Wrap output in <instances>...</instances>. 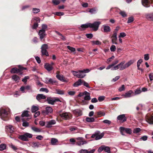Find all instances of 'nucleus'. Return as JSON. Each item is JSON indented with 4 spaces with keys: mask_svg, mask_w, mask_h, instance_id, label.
<instances>
[{
    "mask_svg": "<svg viewBox=\"0 0 153 153\" xmlns=\"http://www.w3.org/2000/svg\"><path fill=\"white\" fill-rule=\"evenodd\" d=\"M39 108L38 106L33 105L31 107V111L32 113H35L39 110Z\"/></svg>",
    "mask_w": 153,
    "mask_h": 153,
    "instance_id": "30",
    "label": "nucleus"
},
{
    "mask_svg": "<svg viewBox=\"0 0 153 153\" xmlns=\"http://www.w3.org/2000/svg\"><path fill=\"white\" fill-rule=\"evenodd\" d=\"M146 17L149 20L153 21V13L147 14Z\"/></svg>",
    "mask_w": 153,
    "mask_h": 153,
    "instance_id": "31",
    "label": "nucleus"
},
{
    "mask_svg": "<svg viewBox=\"0 0 153 153\" xmlns=\"http://www.w3.org/2000/svg\"><path fill=\"white\" fill-rule=\"evenodd\" d=\"M58 140L54 138H52L51 140V143L52 145H55L56 144V143L58 142Z\"/></svg>",
    "mask_w": 153,
    "mask_h": 153,
    "instance_id": "36",
    "label": "nucleus"
},
{
    "mask_svg": "<svg viewBox=\"0 0 153 153\" xmlns=\"http://www.w3.org/2000/svg\"><path fill=\"white\" fill-rule=\"evenodd\" d=\"M125 89V86L124 85H122L121 87H120L118 89V90L119 91L121 92L123 91Z\"/></svg>",
    "mask_w": 153,
    "mask_h": 153,
    "instance_id": "56",
    "label": "nucleus"
},
{
    "mask_svg": "<svg viewBox=\"0 0 153 153\" xmlns=\"http://www.w3.org/2000/svg\"><path fill=\"white\" fill-rule=\"evenodd\" d=\"M146 120L149 124H153V115H147L146 117Z\"/></svg>",
    "mask_w": 153,
    "mask_h": 153,
    "instance_id": "9",
    "label": "nucleus"
},
{
    "mask_svg": "<svg viewBox=\"0 0 153 153\" xmlns=\"http://www.w3.org/2000/svg\"><path fill=\"white\" fill-rule=\"evenodd\" d=\"M28 111H25L22 114V118H24V117H28L26 120H29L31 118V116L28 114Z\"/></svg>",
    "mask_w": 153,
    "mask_h": 153,
    "instance_id": "13",
    "label": "nucleus"
},
{
    "mask_svg": "<svg viewBox=\"0 0 153 153\" xmlns=\"http://www.w3.org/2000/svg\"><path fill=\"white\" fill-rule=\"evenodd\" d=\"M133 93L132 90H129L126 93L123 94V96L125 98H128L131 97V94Z\"/></svg>",
    "mask_w": 153,
    "mask_h": 153,
    "instance_id": "21",
    "label": "nucleus"
},
{
    "mask_svg": "<svg viewBox=\"0 0 153 153\" xmlns=\"http://www.w3.org/2000/svg\"><path fill=\"white\" fill-rule=\"evenodd\" d=\"M119 64L116 65L114 66L111 69V70L114 71L119 69L120 70V68Z\"/></svg>",
    "mask_w": 153,
    "mask_h": 153,
    "instance_id": "45",
    "label": "nucleus"
},
{
    "mask_svg": "<svg viewBox=\"0 0 153 153\" xmlns=\"http://www.w3.org/2000/svg\"><path fill=\"white\" fill-rule=\"evenodd\" d=\"M10 110L9 108L1 109H0V117L3 120L6 121L4 118L7 117L8 114L10 113Z\"/></svg>",
    "mask_w": 153,
    "mask_h": 153,
    "instance_id": "1",
    "label": "nucleus"
},
{
    "mask_svg": "<svg viewBox=\"0 0 153 153\" xmlns=\"http://www.w3.org/2000/svg\"><path fill=\"white\" fill-rule=\"evenodd\" d=\"M42 28L41 29L42 30H45L48 28V26L45 24H43L42 25Z\"/></svg>",
    "mask_w": 153,
    "mask_h": 153,
    "instance_id": "54",
    "label": "nucleus"
},
{
    "mask_svg": "<svg viewBox=\"0 0 153 153\" xmlns=\"http://www.w3.org/2000/svg\"><path fill=\"white\" fill-rule=\"evenodd\" d=\"M119 64L116 65L114 66L111 69V70L114 71L119 69L120 70V68Z\"/></svg>",
    "mask_w": 153,
    "mask_h": 153,
    "instance_id": "44",
    "label": "nucleus"
},
{
    "mask_svg": "<svg viewBox=\"0 0 153 153\" xmlns=\"http://www.w3.org/2000/svg\"><path fill=\"white\" fill-rule=\"evenodd\" d=\"M12 79L16 82H19L20 79V78L19 76L16 75H14L12 77Z\"/></svg>",
    "mask_w": 153,
    "mask_h": 153,
    "instance_id": "39",
    "label": "nucleus"
},
{
    "mask_svg": "<svg viewBox=\"0 0 153 153\" xmlns=\"http://www.w3.org/2000/svg\"><path fill=\"white\" fill-rule=\"evenodd\" d=\"M91 99L90 94L85 95L84 97V99L86 100H89Z\"/></svg>",
    "mask_w": 153,
    "mask_h": 153,
    "instance_id": "51",
    "label": "nucleus"
},
{
    "mask_svg": "<svg viewBox=\"0 0 153 153\" xmlns=\"http://www.w3.org/2000/svg\"><path fill=\"white\" fill-rule=\"evenodd\" d=\"M88 23L86 24H83L79 27V29H80L81 28H82L84 29L88 27Z\"/></svg>",
    "mask_w": 153,
    "mask_h": 153,
    "instance_id": "43",
    "label": "nucleus"
},
{
    "mask_svg": "<svg viewBox=\"0 0 153 153\" xmlns=\"http://www.w3.org/2000/svg\"><path fill=\"white\" fill-rule=\"evenodd\" d=\"M97 114L100 116V117H101V116H104L105 115V113L104 112H102V111H99L97 112Z\"/></svg>",
    "mask_w": 153,
    "mask_h": 153,
    "instance_id": "52",
    "label": "nucleus"
},
{
    "mask_svg": "<svg viewBox=\"0 0 153 153\" xmlns=\"http://www.w3.org/2000/svg\"><path fill=\"white\" fill-rule=\"evenodd\" d=\"M83 84L84 86L86 87L87 88H90V87L89 86L88 84L85 82L84 80H82V84Z\"/></svg>",
    "mask_w": 153,
    "mask_h": 153,
    "instance_id": "48",
    "label": "nucleus"
},
{
    "mask_svg": "<svg viewBox=\"0 0 153 153\" xmlns=\"http://www.w3.org/2000/svg\"><path fill=\"white\" fill-rule=\"evenodd\" d=\"M22 120L23 122L22 126L24 127H28L29 126V123L26 121L25 119L24 118H22Z\"/></svg>",
    "mask_w": 153,
    "mask_h": 153,
    "instance_id": "34",
    "label": "nucleus"
},
{
    "mask_svg": "<svg viewBox=\"0 0 153 153\" xmlns=\"http://www.w3.org/2000/svg\"><path fill=\"white\" fill-rule=\"evenodd\" d=\"M118 62V60H117L114 61V62H112V63L110 65H108L106 68V70H108L110 68L111 69L112 68V67L114 66H115V65L116 64H117Z\"/></svg>",
    "mask_w": 153,
    "mask_h": 153,
    "instance_id": "23",
    "label": "nucleus"
},
{
    "mask_svg": "<svg viewBox=\"0 0 153 153\" xmlns=\"http://www.w3.org/2000/svg\"><path fill=\"white\" fill-rule=\"evenodd\" d=\"M91 42L93 45H99L101 44V42L98 40L92 41Z\"/></svg>",
    "mask_w": 153,
    "mask_h": 153,
    "instance_id": "35",
    "label": "nucleus"
},
{
    "mask_svg": "<svg viewBox=\"0 0 153 153\" xmlns=\"http://www.w3.org/2000/svg\"><path fill=\"white\" fill-rule=\"evenodd\" d=\"M141 92L140 88H137L134 91V94L135 95H137L140 94Z\"/></svg>",
    "mask_w": 153,
    "mask_h": 153,
    "instance_id": "49",
    "label": "nucleus"
},
{
    "mask_svg": "<svg viewBox=\"0 0 153 153\" xmlns=\"http://www.w3.org/2000/svg\"><path fill=\"white\" fill-rule=\"evenodd\" d=\"M56 77L58 79L61 81L65 82L66 81V80L62 75L57 74L56 75Z\"/></svg>",
    "mask_w": 153,
    "mask_h": 153,
    "instance_id": "24",
    "label": "nucleus"
},
{
    "mask_svg": "<svg viewBox=\"0 0 153 153\" xmlns=\"http://www.w3.org/2000/svg\"><path fill=\"white\" fill-rule=\"evenodd\" d=\"M87 152V150L84 149H81L78 152V153H88Z\"/></svg>",
    "mask_w": 153,
    "mask_h": 153,
    "instance_id": "59",
    "label": "nucleus"
},
{
    "mask_svg": "<svg viewBox=\"0 0 153 153\" xmlns=\"http://www.w3.org/2000/svg\"><path fill=\"white\" fill-rule=\"evenodd\" d=\"M31 128L33 131L35 132H40L41 131V130L39 128H36L35 127L32 126L31 127Z\"/></svg>",
    "mask_w": 153,
    "mask_h": 153,
    "instance_id": "42",
    "label": "nucleus"
},
{
    "mask_svg": "<svg viewBox=\"0 0 153 153\" xmlns=\"http://www.w3.org/2000/svg\"><path fill=\"white\" fill-rule=\"evenodd\" d=\"M104 134L103 133H100L99 131H97L95 132L94 134H92L91 137V138L95 137V140H98L101 139L104 136Z\"/></svg>",
    "mask_w": 153,
    "mask_h": 153,
    "instance_id": "6",
    "label": "nucleus"
},
{
    "mask_svg": "<svg viewBox=\"0 0 153 153\" xmlns=\"http://www.w3.org/2000/svg\"><path fill=\"white\" fill-rule=\"evenodd\" d=\"M44 68L48 71H51L53 69L52 66L48 63H46L45 64Z\"/></svg>",
    "mask_w": 153,
    "mask_h": 153,
    "instance_id": "16",
    "label": "nucleus"
},
{
    "mask_svg": "<svg viewBox=\"0 0 153 153\" xmlns=\"http://www.w3.org/2000/svg\"><path fill=\"white\" fill-rule=\"evenodd\" d=\"M87 143V142L86 141H79L76 143V144L77 145L79 146H80L81 145H83L84 144H85Z\"/></svg>",
    "mask_w": 153,
    "mask_h": 153,
    "instance_id": "38",
    "label": "nucleus"
},
{
    "mask_svg": "<svg viewBox=\"0 0 153 153\" xmlns=\"http://www.w3.org/2000/svg\"><path fill=\"white\" fill-rule=\"evenodd\" d=\"M147 136L146 135H144L142 136L140 138V140H143V141H146L147 139Z\"/></svg>",
    "mask_w": 153,
    "mask_h": 153,
    "instance_id": "63",
    "label": "nucleus"
},
{
    "mask_svg": "<svg viewBox=\"0 0 153 153\" xmlns=\"http://www.w3.org/2000/svg\"><path fill=\"white\" fill-rule=\"evenodd\" d=\"M33 135L28 133H25L23 134L19 135V138L22 141H28L29 138H31L33 137Z\"/></svg>",
    "mask_w": 153,
    "mask_h": 153,
    "instance_id": "2",
    "label": "nucleus"
},
{
    "mask_svg": "<svg viewBox=\"0 0 153 153\" xmlns=\"http://www.w3.org/2000/svg\"><path fill=\"white\" fill-rule=\"evenodd\" d=\"M101 24L100 22H95L93 23H89L88 27L91 28L95 31H97L99 27V25Z\"/></svg>",
    "mask_w": 153,
    "mask_h": 153,
    "instance_id": "4",
    "label": "nucleus"
},
{
    "mask_svg": "<svg viewBox=\"0 0 153 153\" xmlns=\"http://www.w3.org/2000/svg\"><path fill=\"white\" fill-rule=\"evenodd\" d=\"M126 36V34L124 32H121L120 33V34L118 37H123Z\"/></svg>",
    "mask_w": 153,
    "mask_h": 153,
    "instance_id": "64",
    "label": "nucleus"
},
{
    "mask_svg": "<svg viewBox=\"0 0 153 153\" xmlns=\"http://www.w3.org/2000/svg\"><path fill=\"white\" fill-rule=\"evenodd\" d=\"M46 98V96L42 94H39L36 97V99L39 101L41 99H45Z\"/></svg>",
    "mask_w": 153,
    "mask_h": 153,
    "instance_id": "17",
    "label": "nucleus"
},
{
    "mask_svg": "<svg viewBox=\"0 0 153 153\" xmlns=\"http://www.w3.org/2000/svg\"><path fill=\"white\" fill-rule=\"evenodd\" d=\"M56 82V81L54 80L53 79H52L51 78H49V80L48 83L52 85H54Z\"/></svg>",
    "mask_w": 153,
    "mask_h": 153,
    "instance_id": "47",
    "label": "nucleus"
},
{
    "mask_svg": "<svg viewBox=\"0 0 153 153\" xmlns=\"http://www.w3.org/2000/svg\"><path fill=\"white\" fill-rule=\"evenodd\" d=\"M52 2L55 5H57L60 3V1L59 0H52Z\"/></svg>",
    "mask_w": 153,
    "mask_h": 153,
    "instance_id": "50",
    "label": "nucleus"
},
{
    "mask_svg": "<svg viewBox=\"0 0 153 153\" xmlns=\"http://www.w3.org/2000/svg\"><path fill=\"white\" fill-rule=\"evenodd\" d=\"M40 9L36 8H33V11L34 13H37L40 12Z\"/></svg>",
    "mask_w": 153,
    "mask_h": 153,
    "instance_id": "55",
    "label": "nucleus"
},
{
    "mask_svg": "<svg viewBox=\"0 0 153 153\" xmlns=\"http://www.w3.org/2000/svg\"><path fill=\"white\" fill-rule=\"evenodd\" d=\"M40 91L45 92L46 93H48L49 91L48 89L46 88H42L39 90Z\"/></svg>",
    "mask_w": 153,
    "mask_h": 153,
    "instance_id": "53",
    "label": "nucleus"
},
{
    "mask_svg": "<svg viewBox=\"0 0 153 153\" xmlns=\"http://www.w3.org/2000/svg\"><path fill=\"white\" fill-rule=\"evenodd\" d=\"M125 63V61H122L119 64L120 71L123 70L126 68Z\"/></svg>",
    "mask_w": 153,
    "mask_h": 153,
    "instance_id": "19",
    "label": "nucleus"
},
{
    "mask_svg": "<svg viewBox=\"0 0 153 153\" xmlns=\"http://www.w3.org/2000/svg\"><path fill=\"white\" fill-rule=\"evenodd\" d=\"M7 131L10 133H13L14 131V128L12 125H9L6 126Z\"/></svg>",
    "mask_w": 153,
    "mask_h": 153,
    "instance_id": "18",
    "label": "nucleus"
},
{
    "mask_svg": "<svg viewBox=\"0 0 153 153\" xmlns=\"http://www.w3.org/2000/svg\"><path fill=\"white\" fill-rule=\"evenodd\" d=\"M67 48L71 52H74L75 51V49L74 48L70 47L69 46H67Z\"/></svg>",
    "mask_w": 153,
    "mask_h": 153,
    "instance_id": "57",
    "label": "nucleus"
},
{
    "mask_svg": "<svg viewBox=\"0 0 153 153\" xmlns=\"http://www.w3.org/2000/svg\"><path fill=\"white\" fill-rule=\"evenodd\" d=\"M85 35L87 38L90 39H91L93 37V35L92 33L86 34Z\"/></svg>",
    "mask_w": 153,
    "mask_h": 153,
    "instance_id": "60",
    "label": "nucleus"
},
{
    "mask_svg": "<svg viewBox=\"0 0 153 153\" xmlns=\"http://www.w3.org/2000/svg\"><path fill=\"white\" fill-rule=\"evenodd\" d=\"M95 119L93 117H87L86 121L88 122H93L94 121Z\"/></svg>",
    "mask_w": 153,
    "mask_h": 153,
    "instance_id": "37",
    "label": "nucleus"
},
{
    "mask_svg": "<svg viewBox=\"0 0 153 153\" xmlns=\"http://www.w3.org/2000/svg\"><path fill=\"white\" fill-rule=\"evenodd\" d=\"M142 3L143 5L146 7L150 6V2L148 0H142Z\"/></svg>",
    "mask_w": 153,
    "mask_h": 153,
    "instance_id": "20",
    "label": "nucleus"
},
{
    "mask_svg": "<svg viewBox=\"0 0 153 153\" xmlns=\"http://www.w3.org/2000/svg\"><path fill=\"white\" fill-rule=\"evenodd\" d=\"M48 103L51 105H53L55 102L54 98L51 97H48L46 100Z\"/></svg>",
    "mask_w": 153,
    "mask_h": 153,
    "instance_id": "28",
    "label": "nucleus"
},
{
    "mask_svg": "<svg viewBox=\"0 0 153 153\" xmlns=\"http://www.w3.org/2000/svg\"><path fill=\"white\" fill-rule=\"evenodd\" d=\"M90 70L88 69H84L83 70H79L78 71V74H77V77L78 78H82L85 76V74L84 73L89 72Z\"/></svg>",
    "mask_w": 153,
    "mask_h": 153,
    "instance_id": "5",
    "label": "nucleus"
},
{
    "mask_svg": "<svg viewBox=\"0 0 153 153\" xmlns=\"http://www.w3.org/2000/svg\"><path fill=\"white\" fill-rule=\"evenodd\" d=\"M41 145L39 142H33L32 144V146L33 148H38Z\"/></svg>",
    "mask_w": 153,
    "mask_h": 153,
    "instance_id": "33",
    "label": "nucleus"
},
{
    "mask_svg": "<svg viewBox=\"0 0 153 153\" xmlns=\"http://www.w3.org/2000/svg\"><path fill=\"white\" fill-rule=\"evenodd\" d=\"M117 120L124 122L126 121L127 118L125 117V114H123L119 115L117 117Z\"/></svg>",
    "mask_w": 153,
    "mask_h": 153,
    "instance_id": "14",
    "label": "nucleus"
},
{
    "mask_svg": "<svg viewBox=\"0 0 153 153\" xmlns=\"http://www.w3.org/2000/svg\"><path fill=\"white\" fill-rule=\"evenodd\" d=\"M141 131V129L140 128H134L133 130V132L134 134H137L140 132Z\"/></svg>",
    "mask_w": 153,
    "mask_h": 153,
    "instance_id": "46",
    "label": "nucleus"
},
{
    "mask_svg": "<svg viewBox=\"0 0 153 153\" xmlns=\"http://www.w3.org/2000/svg\"><path fill=\"white\" fill-rule=\"evenodd\" d=\"M122 131H125L127 134H131L132 133V131L131 129L129 128H126L124 127L122 128Z\"/></svg>",
    "mask_w": 153,
    "mask_h": 153,
    "instance_id": "29",
    "label": "nucleus"
},
{
    "mask_svg": "<svg viewBox=\"0 0 153 153\" xmlns=\"http://www.w3.org/2000/svg\"><path fill=\"white\" fill-rule=\"evenodd\" d=\"M117 34L116 33H113L111 37V42L113 44H117V43L116 42L117 40Z\"/></svg>",
    "mask_w": 153,
    "mask_h": 153,
    "instance_id": "11",
    "label": "nucleus"
},
{
    "mask_svg": "<svg viewBox=\"0 0 153 153\" xmlns=\"http://www.w3.org/2000/svg\"><path fill=\"white\" fill-rule=\"evenodd\" d=\"M97 9L95 8H88L86 10L87 12L90 13L91 14L95 13L97 11Z\"/></svg>",
    "mask_w": 153,
    "mask_h": 153,
    "instance_id": "27",
    "label": "nucleus"
},
{
    "mask_svg": "<svg viewBox=\"0 0 153 153\" xmlns=\"http://www.w3.org/2000/svg\"><path fill=\"white\" fill-rule=\"evenodd\" d=\"M19 71V70L16 68H13L10 71L11 73H18Z\"/></svg>",
    "mask_w": 153,
    "mask_h": 153,
    "instance_id": "40",
    "label": "nucleus"
},
{
    "mask_svg": "<svg viewBox=\"0 0 153 153\" xmlns=\"http://www.w3.org/2000/svg\"><path fill=\"white\" fill-rule=\"evenodd\" d=\"M53 112V109L50 106L46 107L45 110L42 111V113L45 114H48L51 113Z\"/></svg>",
    "mask_w": 153,
    "mask_h": 153,
    "instance_id": "10",
    "label": "nucleus"
},
{
    "mask_svg": "<svg viewBox=\"0 0 153 153\" xmlns=\"http://www.w3.org/2000/svg\"><path fill=\"white\" fill-rule=\"evenodd\" d=\"M134 21V18L133 17H130L128 18L127 23H129L132 22Z\"/></svg>",
    "mask_w": 153,
    "mask_h": 153,
    "instance_id": "62",
    "label": "nucleus"
},
{
    "mask_svg": "<svg viewBox=\"0 0 153 153\" xmlns=\"http://www.w3.org/2000/svg\"><path fill=\"white\" fill-rule=\"evenodd\" d=\"M110 50L112 52H114L116 50V47L114 45H112L110 47Z\"/></svg>",
    "mask_w": 153,
    "mask_h": 153,
    "instance_id": "58",
    "label": "nucleus"
},
{
    "mask_svg": "<svg viewBox=\"0 0 153 153\" xmlns=\"http://www.w3.org/2000/svg\"><path fill=\"white\" fill-rule=\"evenodd\" d=\"M103 150H104L105 152L108 153H110V148L108 146H102L99 147L98 150V151L99 152H101Z\"/></svg>",
    "mask_w": 153,
    "mask_h": 153,
    "instance_id": "8",
    "label": "nucleus"
},
{
    "mask_svg": "<svg viewBox=\"0 0 153 153\" xmlns=\"http://www.w3.org/2000/svg\"><path fill=\"white\" fill-rule=\"evenodd\" d=\"M82 80L80 79L76 82L73 84V86L75 87H77L80 85L82 84Z\"/></svg>",
    "mask_w": 153,
    "mask_h": 153,
    "instance_id": "25",
    "label": "nucleus"
},
{
    "mask_svg": "<svg viewBox=\"0 0 153 153\" xmlns=\"http://www.w3.org/2000/svg\"><path fill=\"white\" fill-rule=\"evenodd\" d=\"M48 48V45L47 44H44L43 45L41 48V53L42 55L45 56H48L49 54L47 51Z\"/></svg>",
    "mask_w": 153,
    "mask_h": 153,
    "instance_id": "3",
    "label": "nucleus"
},
{
    "mask_svg": "<svg viewBox=\"0 0 153 153\" xmlns=\"http://www.w3.org/2000/svg\"><path fill=\"white\" fill-rule=\"evenodd\" d=\"M136 61V60L134 59H131L129 60L125 64L126 68H128L134 62Z\"/></svg>",
    "mask_w": 153,
    "mask_h": 153,
    "instance_id": "22",
    "label": "nucleus"
},
{
    "mask_svg": "<svg viewBox=\"0 0 153 153\" xmlns=\"http://www.w3.org/2000/svg\"><path fill=\"white\" fill-rule=\"evenodd\" d=\"M40 39L42 40L46 36L45 30H40L38 33Z\"/></svg>",
    "mask_w": 153,
    "mask_h": 153,
    "instance_id": "15",
    "label": "nucleus"
},
{
    "mask_svg": "<svg viewBox=\"0 0 153 153\" xmlns=\"http://www.w3.org/2000/svg\"><path fill=\"white\" fill-rule=\"evenodd\" d=\"M74 113L78 116H80L82 115V111L79 109H76L74 111Z\"/></svg>",
    "mask_w": 153,
    "mask_h": 153,
    "instance_id": "32",
    "label": "nucleus"
},
{
    "mask_svg": "<svg viewBox=\"0 0 153 153\" xmlns=\"http://www.w3.org/2000/svg\"><path fill=\"white\" fill-rule=\"evenodd\" d=\"M56 122L54 120H51L46 122V127L47 128H51L52 127V125L55 124Z\"/></svg>",
    "mask_w": 153,
    "mask_h": 153,
    "instance_id": "12",
    "label": "nucleus"
},
{
    "mask_svg": "<svg viewBox=\"0 0 153 153\" xmlns=\"http://www.w3.org/2000/svg\"><path fill=\"white\" fill-rule=\"evenodd\" d=\"M59 115L63 119L65 120H69L71 119L72 117L70 113L67 112H63L60 114Z\"/></svg>",
    "mask_w": 153,
    "mask_h": 153,
    "instance_id": "7",
    "label": "nucleus"
},
{
    "mask_svg": "<svg viewBox=\"0 0 153 153\" xmlns=\"http://www.w3.org/2000/svg\"><path fill=\"white\" fill-rule=\"evenodd\" d=\"M104 32H108L110 31L111 29L110 27L107 25H103Z\"/></svg>",
    "mask_w": 153,
    "mask_h": 153,
    "instance_id": "26",
    "label": "nucleus"
},
{
    "mask_svg": "<svg viewBox=\"0 0 153 153\" xmlns=\"http://www.w3.org/2000/svg\"><path fill=\"white\" fill-rule=\"evenodd\" d=\"M149 58V56L148 54H145L144 55V59L146 61L148 60Z\"/></svg>",
    "mask_w": 153,
    "mask_h": 153,
    "instance_id": "61",
    "label": "nucleus"
},
{
    "mask_svg": "<svg viewBox=\"0 0 153 153\" xmlns=\"http://www.w3.org/2000/svg\"><path fill=\"white\" fill-rule=\"evenodd\" d=\"M6 145L5 144H1L0 145V151H2L5 149L6 148Z\"/></svg>",
    "mask_w": 153,
    "mask_h": 153,
    "instance_id": "41",
    "label": "nucleus"
}]
</instances>
